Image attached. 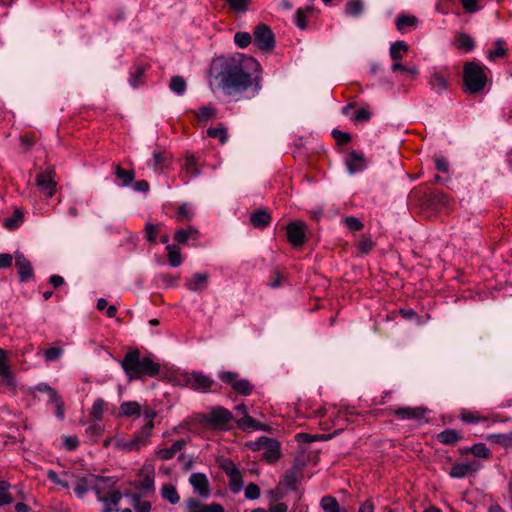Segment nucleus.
I'll use <instances>...</instances> for the list:
<instances>
[{
  "mask_svg": "<svg viewBox=\"0 0 512 512\" xmlns=\"http://www.w3.org/2000/svg\"><path fill=\"white\" fill-rule=\"evenodd\" d=\"M345 165L350 174L362 172L368 165V161L361 151H351L345 158Z\"/></svg>",
  "mask_w": 512,
  "mask_h": 512,
  "instance_id": "4468645a",
  "label": "nucleus"
},
{
  "mask_svg": "<svg viewBox=\"0 0 512 512\" xmlns=\"http://www.w3.org/2000/svg\"><path fill=\"white\" fill-rule=\"evenodd\" d=\"M115 175L121 180V186H129L135 179L133 170H124L120 165L115 166Z\"/></svg>",
  "mask_w": 512,
  "mask_h": 512,
  "instance_id": "f704fd0d",
  "label": "nucleus"
},
{
  "mask_svg": "<svg viewBox=\"0 0 512 512\" xmlns=\"http://www.w3.org/2000/svg\"><path fill=\"white\" fill-rule=\"evenodd\" d=\"M55 170L53 167H48L45 171L37 174L36 185L47 198H51L56 191Z\"/></svg>",
  "mask_w": 512,
  "mask_h": 512,
  "instance_id": "6e6552de",
  "label": "nucleus"
},
{
  "mask_svg": "<svg viewBox=\"0 0 512 512\" xmlns=\"http://www.w3.org/2000/svg\"><path fill=\"white\" fill-rule=\"evenodd\" d=\"M229 487L233 493H239L243 487V477L241 472L229 476Z\"/></svg>",
  "mask_w": 512,
  "mask_h": 512,
  "instance_id": "5fc2aeb1",
  "label": "nucleus"
},
{
  "mask_svg": "<svg viewBox=\"0 0 512 512\" xmlns=\"http://www.w3.org/2000/svg\"><path fill=\"white\" fill-rule=\"evenodd\" d=\"M117 481L116 477L95 475L93 492L102 504V512H113L123 498V494L116 487Z\"/></svg>",
  "mask_w": 512,
  "mask_h": 512,
  "instance_id": "7ed1b4c3",
  "label": "nucleus"
},
{
  "mask_svg": "<svg viewBox=\"0 0 512 512\" xmlns=\"http://www.w3.org/2000/svg\"><path fill=\"white\" fill-rule=\"evenodd\" d=\"M456 43L458 48L466 51H472L475 47L474 39L466 33H460L457 36Z\"/></svg>",
  "mask_w": 512,
  "mask_h": 512,
  "instance_id": "79ce46f5",
  "label": "nucleus"
},
{
  "mask_svg": "<svg viewBox=\"0 0 512 512\" xmlns=\"http://www.w3.org/2000/svg\"><path fill=\"white\" fill-rule=\"evenodd\" d=\"M209 280V275L207 273H195L190 279H187L185 282V286L193 292H197L203 289Z\"/></svg>",
  "mask_w": 512,
  "mask_h": 512,
  "instance_id": "5701e85b",
  "label": "nucleus"
},
{
  "mask_svg": "<svg viewBox=\"0 0 512 512\" xmlns=\"http://www.w3.org/2000/svg\"><path fill=\"white\" fill-rule=\"evenodd\" d=\"M271 215L267 210H257L250 215V223L253 227L264 229L271 223Z\"/></svg>",
  "mask_w": 512,
  "mask_h": 512,
  "instance_id": "4be33fe9",
  "label": "nucleus"
},
{
  "mask_svg": "<svg viewBox=\"0 0 512 512\" xmlns=\"http://www.w3.org/2000/svg\"><path fill=\"white\" fill-rule=\"evenodd\" d=\"M196 116L200 120H209L216 116V109L213 106H203L199 108Z\"/></svg>",
  "mask_w": 512,
  "mask_h": 512,
  "instance_id": "bf43d9fd",
  "label": "nucleus"
},
{
  "mask_svg": "<svg viewBox=\"0 0 512 512\" xmlns=\"http://www.w3.org/2000/svg\"><path fill=\"white\" fill-rule=\"evenodd\" d=\"M161 496L164 500L171 504H178L180 502V496L176 487L172 484H165L161 488Z\"/></svg>",
  "mask_w": 512,
  "mask_h": 512,
  "instance_id": "473e14b6",
  "label": "nucleus"
},
{
  "mask_svg": "<svg viewBox=\"0 0 512 512\" xmlns=\"http://www.w3.org/2000/svg\"><path fill=\"white\" fill-rule=\"evenodd\" d=\"M154 480L155 476L153 468L151 466H143L133 485L137 490L143 493H150L155 489Z\"/></svg>",
  "mask_w": 512,
  "mask_h": 512,
  "instance_id": "9b49d317",
  "label": "nucleus"
},
{
  "mask_svg": "<svg viewBox=\"0 0 512 512\" xmlns=\"http://www.w3.org/2000/svg\"><path fill=\"white\" fill-rule=\"evenodd\" d=\"M194 215V211L191 205L184 203L182 204L177 211L176 219L179 222H182L184 220H191Z\"/></svg>",
  "mask_w": 512,
  "mask_h": 512,
  "instance_id": "09e8293b",
  "label": "nucleus"
},
{
  "mask_svg": "<svg viewBox=\"0 0 512 512\" xmlns=\"http://www.w3.org/2000/svg\"><path fill=\"white\" fill-rule=\"evenodd\" d=\"M245 497L249 500H256L260 497V488L255 483H249L245 488Z\"/></svg>",
  "mask_w": 512,
  "mask_h": 512,
  "instance_id": "69168bd1",
  "label": "nucleus"
},
{
  "mask_svg": "<svg viewBox=\"0 0 512 512\" xmlns=\"http://www.w3.org/2000/svg\"><path fill=\"white\" fill-rule=\"evenodd\" d=\"M169 88L177 95H182L186 91L187 84L182 76H173L170 80Z\"/></svg>",
  "mask_w": 512,
  "mask_h": 512,
  "instance_id": "a19ab883",
  "label": "nucleus"
},
{
  "mask_svg": "<svg viewBox=\"0 0 512 512\" xmlns=\"http://www.w3.org/2000/svg\"><path fill=\"white\" fill-rule=\"evenodd\" d=\"M184 382L191 389L200 392H207L214 383L212 378L203 374L202 372H192L186 374L184 376Z\"/></svg>",
  "mask_w": 512,
  "mask_h": 512,
  "instance_id": "9d476101",
  "label": "nucleus"
},
{
  "mask_svg": "<svg viewBox=\"0 0 512 512\" xmlns=\"http://www.w3.org/2000/svg\"><path fill=\"white\" fill-rule=\"evenodd\" d=\"M119 413L121 416L132 417L141 415V407L136 401L123 402L119 407Z\"/></svg>",
  "mask_w": 512,
  "mask_h": 512,
  "instance_id": "cd10ccee",
  "label": "nucleus"
},
{
  "mask_svg": "<svg viewBox=\"0 0 512 512\" xmlns=\"http://www.w3.org/2000/svg\"><path fill=\"white\" fill-rule=\"evenodd\" d=\"M427 412L428 410L423 407H402L396 409L394 414L400 420H416L428 423Z\"/></svg>",
  "mask_w": 512,
  "mask_h": 512,
  "instance_id": "ddd939ff",
  "label": "nucleus"
},
{
  "mask_svg": "<svg viewBox=\"0 0 512 512\" xmlns=\"http://www.w3.org/2000/svg\"><path fill=\"white\" fill-rule=\"evenodd\" d=\"M344 225L351 231H359L363 228V223L356 217L349 216L344 219Z\"/></svg>",
  "mask_w": 512,
  "mask_h": 512,
  "instance_id": "338daca9",
  "label": "nucleus"
},
{
  "mask_svg": "<svg viewBox=\"0 0 512 512\" xmlns=\"http://www.w3.org/2000/svg\"><path fill=\"white\" fill-rule=\"evenodd\" d=\"M263 439L265 442L263 446V458L269 463L276 462L281 455L280 443L276 439L270 437H263Z\"/></svg>",
  "mask_w": 512,
  "mask_h": 512,
  "instance_id": "f3484780",
  "label": "nucleus"
},
{
  "mask_svg": "<svg viewBox=\"0 0 512 512\" xmlns=\"http://www.w3.org/2000/svg\"><path fill=\"white\" fill-rule=\"evenodd\" d=\"M153 428V420H147V423L142 427L141 431L137 432L136 434L139 435L143 442H146V444H148Z\"/></svg>",
  "mask_w": 512,
  "mask_h": 512,
  "instance_id": "e2e57ef3",
  "label": "nucleus"
},
{
  "mask_svg": "<svg viewBox=\"0 0 512 512\" xmlns=\"http://www.w3.org/2000/svg\"><path fill=\"white\" fill-rule=\"evenodd\" d=\"M448 73L433 71L429 77V85L431 90L436 94H442L448 88Z\"/></svg>",
  "mask_w": 512,
  "mask_h": 512,
  "instance_id": "a211bd4d",
  "label": "nucleus"
},
{
  "mask_svg": "<svg viewBox=\"0 0 512 512\" xmlns=\"http://www.w3.org/2000/svg\"><path fill=\"white\" fill-rule=\"evenodd\" d=\"M107 408V403L102 398H97L90 409L89 416L93 421H101Z\"/></svg>",
  "mask_w": 512,
  "mask_h": 512,
  "instance_id": "c85d7f7f",
  "label": "nucleus"
},
{
  "mask_svg": "<svg viewBox=\"0 0 512 512\" xmlns=\"http://www.w3.org/2000/svg\"><path fill=\"white\" fill-rule=\"evenodd\" d=\"M487 439L505 447H512V432L507 434H489Z\"/></svg>",
  "mask_w": 512,
  "mask_h": 512,
  "instance_id": "37998d69",
  "label": "nucleus"
},
{
  "mask_svg": "<svg viewBox=\"0 0 512 512\" xmlns=\"http://www.w3.org/2000/svg\"><path fill=\"white\" fill-rule=\"evenodd\" d=\"M15 265L18 270L19 281L21 283H25L33 279V267L30 261L26 259V257L21 252H15Z\"/></svg>",
  "mask_w": 512,
  "mask_h": 512,
  "instance_id": "2eb2a0df",
  "label": "nucleus"
},
{
  "mask_svg": "<svg viewBox=\"0 0 512 512\" xmlns=\"http://www.w3.org/2000/svg\"><path fill=\"white\" fill-rule=\"evenodd\" d=\"M418 22V18L414 15L400 14L395 20V25L401 34H406L414 30Z\"/></svg>",
  "mask_w": 512,
  "mask_h": 512,
  "instance_id": "412c9836",
  "label": "nucleus"
},
{
  "mask_svg": "<svg viewBox=\"0 0 512 512\" xmlns=\"http://www.w3.org/2000/svg\"><path fill=\"white\" fill-rule=\"evenodd\" d=\"M363 8L364 6L361 0H350L346 4L345 12L348 16L357 17L362 13Z\"/></svg>",
  "mask_w": 512,
  "mask_h": 512,
  "instance_id": "49530a36",
  "label": "nucleus"
},
{
  "mask_svg": "<svg viewBox=\"0 0 512 512\" xmlns=\"http://www.w3.org/2000/svg\"><path fill=\"white\" fill-rule=\"evenodd\" d=\"M189 483L193 487L194 493L202 498H208L211 490L209 480L204 473H193L189 478Z\"/></svg>",
  "mask_w": 512,
  "mask_h": 512,
  "instance_id": "dca6fc26",
  "label": "nucleus"
},
{
  "mask_svg": "<svg viewBox=\"0 0 512 512\" xmlns=\"http://www.w3.org/2000/svg\"><path fill=\"white\" fill-rule=\"evenodd\" d=\"M184 168L186 172L193 177L198 176L200 173L199 169L197 168V159L193 154L186 156Z\"/></svg>",
  "mask_w": 512,
  "mask_h": 512,
  "instance_id": "3c124183",
  "label": "nucleus"
},
{
  "mask_svg": "<svg viewBox=\"0 0 512 512\" xmlns=\"http://www.w3.org/2000/svg\"><path fill=\"white\" fill-rule=\"evenodd\" d=\"M207 135L211 138L219 139L221 144H224L228 140L227 130L223 127H211L207 129Z\"/></svg>",
  "mask_w": 512,
  "mask_h": 512,
  "instance_id": "8fccbe9b",
  "label": "nucleus"
},
{
  "mask_svg": "<svg viewBox=\"0 0 512 512\" xmlns=\"http://www.w3.org/2000/svg\"><path fill=\"white\" fill-rule=\"evenodd\" d=\"M486 66L478 62H466L463 67V84L469 94H477L484 90L488 76Z\"/></svg>",
  "mask_w": 512,
  "mask_h": 512,
  "instance_id": "20e7f679",
  "label": "nucleus"
},
{
  "mask_svg": "<svg viewBox=\"0 0 512 512\" xmlns=\"http://www.w3.org/2000/svg\"><path fill=\"white\" fill-rule=\"evenodd\" d=\"M144 232L146 240L151 244H155L156 237L160 232V225H155L153 223L148 222L145 225Z\"/></svg>",
  "mask_w": 512,
  "mask_h": 512,
  "instance_id": "de8ad7c7",
  "label": "nucleus"
},
{
  "mask_svg": "<svg viewBox=\"0 0 512 512\" xmlns=\"http://www.w3.org/2000/svg\"><path fill=\"white\" fill-rule=\"evenodd\" d=\"M506 55V49L504 48V40L503 39H497L495 41V49L490 50L487 53V58L490 61H494L497 58L504 57Z\"/></svg>",
  "mask_w": 512,
  "mask_h": 512,
  "instance_id": "a18cd8bd",
  "label": "nucleus"
},
{
  "mask_svg": "<svg viewBox=\"0 0 512 512\" xmlns=\"http://www.w3.org/2000/svg\"><path fill=\"white\" fill-rule=\"evenodd\" d=\"M169 155L165 151H154L152 153V159L149 165H151L155 171L163 170L168 165Z\"/></svg>",
  "mask_w": 512,
  "mask_h": 512,
  "instance_id": "c756f323",
  "label": "nucleus"
},
{
  "mask_svg": "<svg viewBox=\"0 0 512 512\" xmlns=\"http://www.w3.org/2000/svg\"><path fill=\"white\" fill-rule=\"evenodd\" d=\"M166 251L168 254V261L171 267H179L182 262L183 258L181 255V251L179 246L172 244L166 246Z\"/></svg>",
  "mask_w": 512,
  "mask_h": 512,
  "instance_id": "72a5a7b5",
  "label": "nucleus"
},
{
  "mask_svg": "<svg viewBox=\"0 0 512 512\" xmlns=\"http://www.w3.org/2000/svg\"><path fill=\"white\" fill-rule=\"evenodd\" d=\"M232 420V413L222 406L213 407L209 413L203 416L204 423L211 428H223Z\"/></svg>",
  "mask_w": 512,
  "mask_h": 512,
  "instance_id": "0eeeda50",
  "label": "nucleus"
},
{
  "mask_svg": "<svg viewBox=\"0 0 512 512\" xmlns=\"http://www.w3.org/2000/svg\"><path fill=\"white\" fill-rule=\"evenodd\" d=\"M307 226L302 221H293L287 225L286 234L289 243L295 247L304 245L306 241Z\"/></svg>",
  "mask_w": 512,
  "mask_h": 512,
  "instance_id": "1a4fd4ad",
  "label": "nucleus"
},
{
  "mask_svg": "<svg viewBox=\"0 0 512 512\" xmlns=\"http://www.w3.org/2000/svg\"><path fill=\"white\" fill-rule=\"evenodd\" d=\"M199 235V231L193 227L189 226L186 229H179L175 232L174 239L179 244H185L189 239L197 240Z\"/></svg>",
  "mask_w": 512,
  "mask_h": 512,
  "instance_id": "bb28decb",
  "label": "nucleus"
},
{
  "mask_svg": "<svg viewBox=\"0 0 512 512\" xmlns=\"http://www.w3.org/2000/svg\"><path fill=\"white\" fill-rule=\"evenodd\" d=\"M95 482V474H87L83 477H78L75 482L74 492L79 499H83L84 496L90 491H93V485Z\"/></svg>",
  "mask_w": 512,
  "mask_h": 512,
  "instance_id": "6ab92c4d",
  "label": "nucleus"
},
{
  "mask_svg": "<svg viewBox=\"0 0 512 512\" xmlns=\"http://www.w3.org/2000/svg\"><path fill=\"white\" fill-rule=\"evenodd\" d=\"M408 45L404 41H396L391 44L389 55L393 61H400L408 52Z\"/></svg>",
  "mask_w": 512,
  "mask_h": 512,
  "instance_id": "2f4dec72",
  "label": "nucleus"
},
{
  "mask_svg": "<svg viewBox=\"0 0 512 512\" xmlns=\"http://www.w3.org/2000/svg\"><path fill=\"white\" fill-rule=\"evenodd\" d=\"M375 246V242L370 236L367 235H362L356 244L357 250L361 255L369 254L375 248Z\"/></svg>",
  "mask_w": 512,
  "mask_h": 512,
  "instance_id": "c9c22d12",
  "label": "nucleus"
},
{
  "mask_svg": "<svg viewBox=\"0 0 512 512\" xmlns=\"http://www.w3.org/2000/svg\"><path fill=\"white\" fill-rule=\"evenodd\" d=\"M146 445V442H143L139 435L135 434L133 439L123 442L121 444V447L126 451H139L142 447Z\"/></svg>",
  "mask_w": 512,
  "mask_h": 512,
  "instance_id": "c03bdc74",
  "label": "nucleus"
},
{
  "mask_svg": "<svg viewBox=\"0 0 512 512\" xmlns=\"http://www.w3.org/2000/svg\"><path fill=\"white\" fill-rule=\"evenodd\" d=\"M463 436L460 432L454 429H445L437 435V440L445 445H454L462 440Z\"/></svg>",
  "mask_w": 512,
  "mask_h": 512,
  "instance_id": "393cba45",
  "label": "nucleus"
},
{
  "mask_svg": "<svg viewBox=\"0 0 512 512\" xmlns=\"http://www.w3.org/2000/svg\"><path fill=\"white\" fill-rule=\"evenodd\" d=\"M219 379L229 385L236 393L248 396L253 391V384L247 379L240 378L236 372L224 371L219 374Z\"/></svg>",
  "mask_w": 512,
  "mask_h": 512,
  "instance_id": "423d86ee",
  "label": "nucleus"
},
{
  "mask_svg": "<svg viewBox=\"0 0 512 512\" xmlns=\"http://www.w3.org/2000/svg\"><path fill=\"white\" fill-rule=\"evenodd\" d=\"M466 452L472 453L474 456L479 458H489L490 451L484 443H477L469 448H464L461 450V453L464 454Z\"/></svg>",
  "mask_w": 512,
  "mask_h": 512,
  "instance_id": "e433bc0d",
  "label": "nucleus"
},
{
  "mask_svg": "<svg viewBox=\"0 0 512 512\" xmlns=\"http://www.w3.org/2000/svg\"><path fill=\"white\" fill-rule=\"evenodd\" d=\"M147 68L145 65H135L132 69V71L130 72V76H129V84L133 87V88H138L139 86H141L142 84H144L145 82V72H146Z\"/></svg>",
  "mask_w": 512,
  "mask_h": 512,
  "instance_id": "a878e982",
  "label": "nucleus"
},
{
  "mask_svg": "<svg viewBox=\"0 0 512 512\" xmlns=\"http://www.w3.org/2000/svg\"><path fill=\"white\" fill-rule=\"evenodd\" d=\"M253 43L259 50L265 53L271 52L275 47V37L272 29L264 24L259 23L253 30Z\"/></svg>",
  "mask_w": 512,
  "mask_h": 512,
  "instance_id": "39448f33",
  "label": "nucleus"
},
{
  "mask_svg": "<svg viewBox=\"0 0 512 512\" xmlns=\"http://www.w3.org/2000/svg\"><path fill=\"white\" fill-rule=\"evenodd\" d=\"M348 413H349L348 409L333 408V411L331 412V415H330V417L333 418V424L336 426V425H340L341 421H348V419H347Z\"/></svg>",
  "mask_w": 512,
  "mask_h": 512,
  "instance_id": "680f3d73",
  "label": "nucleus"
},
{
  "mask_svg": "<svg viewBox=\"0 0 512 512\" xmlns=\"http://www.w3.org/2000/svg\"><path fill=\"white\" fill-rule=\"evenodd\" d=\"M234 42L239 48H246L252 43V36L248 32H237L234 35Z\"/></svg>",
  "mask_w": 512,
  "mask_h": 512,
  "instance_id": "864d4df0",
  "label": "nucleus"
},
{
  "mask_svg": "<svg viewBox=\"0 0 512 512\" xmlns=\"http://www.w3.org/2000/svg\"><path fill=\"white\" fill-rule=\"evenodd\" d=\"M188 512H203V504L197 498L191 497L186 500Z\"/></svg>",
  "mask_w": 512,
  "mask_h": 512,
  "instance_id": "774afa93",
  "label": "nucleus"
},
{
  "mask_svg": "<svg viewBox=\"0 0 512 512\" xmlns=\"http://www.w3.org/2000/svg\"><path fill=\"white\" fill-rule=\"evenodd\" d=\"M312 12V8L307 6L305 8H298L294 16V24L304 30L307 27L306 18Z\"/></svg>",
  "mask_w": 512,
  "mask_h": 512,
  "instance_id": "4c0bfd02",
  "label": "nucleus"
},
{
  "mask_svg": "<svg viewBox=\"0 0 512 512\" xmlns=\"http://www.w3.org/2000/svg\"><path fill=\"white\" fill-rule=\"evenodd\" d=\"M187 445V441L185 439H179L175 441L170 447L160 448L155 450V455L158 459L161 460H170L175 457V455L183 450Z\"/></svg>",
  "mask_w": 512,
  "mask_h": 512,
  "instance_id": "aec40b11",
  "label": "nucleus"
},
{
  "mask_svg": "<svg viewBox=\"0 0 512 512\" xmlns=\"http://www.w3.org/2000/svg\"><path fill=\"white\" fill-rule=\"evenodd\" d=\"M23 212L20 209H15L12 217L4 219V227L9 230L16 229L23 221Z\"/></svg>",
  "mask_w": 512,
  "mask_h": 512,
  "instance_id": "ea45409f",
  "label": "nucleus"
},
{
  "mask_svg": "<svg viewBox=\"0 0 512 512\" xmlns=\"http://www.w3.org/2000/svg\"><path fill=\"white\" fill-rule=\"evenodd\" d=\"M350 119L354 122H368L371 119V112L367 108L356 110Z\"/></svg>",
  "mask_w": 512,
  "mask_h": 512,
  "instance_id": "13d9d810",
  "label": "nucleus"
},
{
  "mask_svg": "<svg viewBox=\"0 0 512 512\" xmlns=\"http://www.w3.org/2000/svg\"><path fill=\"white\" fill-rule=\"evenodd\" d=\"M481 468V463L478 460H471L465 463H455L449 472L452 478H465L469 475L475 474Z\"/></svg>",
  "mask_w": 512,
  "mask_h": 512,
  "instance_id": "f8f14e48",
  "label": "nucleus"
},
{
  "mask_svg": "<svg viewBox=\"0 0 512 512\" xmlns=\"http://www.w3.org/2000/svg\"><path fill=\"white\" fill-rule=\"evenodd\" d=\"M256 421L257 420H254L251 416H249L248 414H245L243 415L242 418L238 419L236 421L237 423V426L243 430V431H248V430H253L254 429V426L256 425Z\"/></svg>",
  "mask_w": 512,
  "mask_h": 512,
  "instance_id": "4d7b16f0",
  "label": "nucleus"
},
{
  "mask_svg": "<svg viewBox=\"0 0 512 512\" xmlns=\"http://www.w3.org/2000/svg\"><path fill=\"white\" fill-rule=\"evenodd\" d=\"M103 432V426L100 423H98V421H94L91 425L87 427L86 436L90 441L96 442L102 436Z\"/></svg>",
  "mask_w": 512,
  "mask_h": 512,
  "instance_id": "58836bf2",
  "label": "nucleus"
},
{
  "mask_svg": "<svg viewBox=\"0 0 512 512\" xmlns=\"http://www.w3.org/2000/svg\"><path fill=\"white\" fill-rule=\"evenodd\" d=\"M282 483L291 490H297L298 480L295 475V472H287L283 477Z\"/></svg>",
  "mask_w": 512,
  "mask_h": 512,
  "instance_id": "0e129e2a",
  "label": "nucleus"
},
{
  "mask_svg": "<svg viewBox=\"0 0 512 512\" xmlns=\"http://www.w3.org/2000/svg\"><path fill=\"white\" fill-rule=\"evenodd\" d=\"M460 419L466 423L475 424L481 421H485L486 417H480L477 413L471 411H463L460 414Z\"/></svg>",
  "mask_w": 512,
  "mask_h": 512,
  "instance_id": "052dcab7",
  "label": "nucleus"
},
{
  "mask_svg": "<svg viewBox=\"0 0 512 512\" xmlns=\"http://www.w3.org/2000/svg\"><path fill=\"white\" fill-rule=\"evenodd\" d=\"M320 507L324 512H346L344 508L340 507L336 498L330 495L322 497Z\"/></svg>",
  "mask_w": 512,
  "mask_h": 512,
  "instance_id": "7c9ffc66",
  "label": "nucleus"
},
{
  "mask_svg": "<svg viewBox=\"0 0 512 512\" xmlns=\"http://www.w3.org/2000/svg\"><path fill=\"white\" fill-rule=\"evenodd\" d=\"M430 203L437 208H447L451 204V197L440 190H434L429 196Z\"/></svg>",
  "mask_w": 512,
  "mask_h": 512,
  "instance_id": "b1692460",
  "label": "nucleus"
},
{
  "mask_svg": "<svg viewBox=\"0 0 512 512\" xmlns=\"http://www.w3.org/2000/svg\"><path fill=\"white\" fill-rule=\"evenodd\" d=\"M212 92L221 91L235 101L257 96L261 86V65L252 56L236 53L214 58L207 71Z\"/></svg>",
  "mask_w": 512,
  "mask_h": 512,
  "instance_id": "f257e3e1",
  "label": "nucleus"
},
{
  "mask_svg": "<svg viewBox=\"0 0 512 512\" xmlns=\"http://www.w3.org/2000/svg\"><path fill=\"white\" fill-rule=\"evenodd\" d=\"M63 349L60 347H50L43 351L45 361L53 362L58 360L63 355Z\"/></svg>",
  "mask_w": 512,
  "mask_h": 512,
  "instance_id": "6e6d98bb",
  "label": "nucleus"
},
{
  "mask_svg": "<svg viewBox=\"0 0 512 512\" xmlns=\"http://www.w3.org/2000/svg\"><path fill=\"white\" fill-rule=\"evenodd\" d=\"M8 351L0 348V376L8 378L11 375L9 365L7 363Z\"/></svg>",
  "mask_w": 512,
  "mask_h": 512,
  "instance_id": "603ef678",
  "label": "nucleus"
},
{
  "mask_svg": "<svg viewBox=\"0 0 512 512\" xmlns=\"http://www.w3.org/2000/svg\"><path fill=\"white\" fill-rule=\"evenodd\" d=\"M121 367L130 380L143 376L153 377L160 372V365L151 358L142 356L139 350L127 352L121 361Z\"/></svg>",
  "mask_w": 512,
  "mask_h": 512,
  "instance_id": "f03ea898",
  "label": "nucleus"
}]
</instances>
